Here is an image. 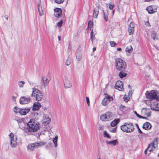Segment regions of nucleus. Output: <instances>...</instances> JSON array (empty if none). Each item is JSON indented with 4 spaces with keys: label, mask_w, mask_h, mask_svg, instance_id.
Segmentation results:
<instances>
[{
    "label": "nucleus",
    "mask_w": 159,
    "mask_h": 159,
    "mask_svg": "<svg viewBox=\"0 0 159 159\" xmlns=\"http://www.w3.org/2000/svg\"><path fill=\"white\" fill-rule=\"evenodd\" d=\"M13 99L12 100L14 101H15L16 100V98L15 97L13 96L12 97Z\"/></svg>",
    "instance_id": "obj_58"
},
{
    "label": "nucleus",
    "mask_w": 159,
    "mask_h": 159,
    "mask_svg": "<svg viewBox=\"0 0 159 159\" xmlns=\"http://www.w3.org/2000/svg\"><path fill=\"white\" fill-rule=\"evenodd\" d=\"M30 109L28 108L21 109L20 114L22 115H25L30 111Z\"/></svg>",
    "instance_id": "obj_18"
},
{
    "label": "nucleus",
    "mask_w": 159,
    "mask_h": 159,
    "mask_svg": "<svg viewBox=\"0 0 159 159\" xmlns=\"http://www.w3.org/2000/svg\"><path fill=\"white\" fill-rule=\"evenodd\" d=\"M110 43L111 47H114L116 45V43L114 41H111Z\"/></svg>",
    "instance_id": "obj_37"
},
{
    "label": "nucleus",
    "mask_w": 159,
    "mask_h": 159,
    "mask_svg": "<svg viewBox=\"0 0 159 159\" xmlns=\"http://www.w3.org/2000/svg\"><path fill=\"white\" fill-rule=\"evenodd\" d=\"M43 145H44V144L43 142H40L39 143H35L29 145L27 148L28 150L32 151L36 148H38L40 146Z\"/></svg>",
    "instance_id": "obj_9"
},
{
    "label": "nucleus",
    "mask_w": 159,
    "mask_h": 159,
    "mask_svg": "<svg viewBox=\"0 0 159 159\" xmlns=\"http://www.w3.org/2000/svg\"><path fill=\"white\" fill-rule=\"evenodd\" d=\"M148 148H147L146 150H145L144 151V153H145V154H147V150H148Z\"/></svg>",
    "instance_id": "obj_57"
},
{
    "label": "nucleus",
    "mask_w": 159,
    "mask_h": 159,
    "mask_svg": "<svg viewBox=\"0 0 159 159\" xmlns=\"http://www.w3.org/2000/svg\"><path fill=\"white\" fill-rule=\"evenodd\" d=\"M152 38L153 39L155 40L156 39H157V37L156 34L155 32H153L152 33Z\"/></svg>",
    "instance_id": "obj_33"
},
{
    "label": "nucleus",
    "mask_w": 159,
    "mask_h": 159,
    "mask_svg": "<svg viewBox=\"0 0 159 159\" xmlns=\"http://www.w3.org/2000/svg\"><path fill=\"white\" fill-rule=\"evenodd\" d=\"M134 113H135V115H136V116L138 117L139 118H140V116H141V115H139V114H138L137 112L136 111H135L134 112Z\"/></svg>",
    "instance_id": "obj_51"
},
{
    "label": "nucleus",
    "mask_w": 159,
    "mask_h": 159,
    "mask_svg": "<svg viewBox=\"0 0 159 159\" xmlns=\"http://www.w3.org/2000/svg\"><path fill=\"white\" fill-rule=\"evenodd\" d=\"M110 131H111L112 133H116V128L115 127L113 129L111 130H110Z\"/></svg>",
    "instance_id": "obj_47"
},
{
    "label": "nucleus",
    "mask_w": 159,
    "mask_h": 159,
    "mask_svg": "<svg viewBox=\"0 0 159 159\" xmlns=\"http://www.w3.org/2000/svg\"><path fill=\"white\" fill-rule=\"evenodd\" d=\"M123 82L120 80L117 81L115 84V88L116 89L120 91L123 89Z\"/></svg>",
    "instance_id": "obj_14"
},
{
    "label": "nucleus",
    "mask_w": 159,
    "mask_h": 159,
    "mask_svg": "<svg viewBox=\"0 0 159 159\" xmlns=\"http://www.w3.org/2000/svg\"><path fill=\"white\" fill-rule=\"evenodd\" d=\"M30 97H22L20 99V103L21 104H26L29 103L30 101Z\"/></svg>",
    "instance_id": "obj_11"
},
{
    "label": "nucleus",
    "mask_w": 159,
    "mask_h": 159,
    "mask_svg": "<svg viewBox=\"0 0 159 159\" xmlns=\"http://www.w3.org/2000/svg\"><path fill=\"white\" fill-rule=\"evenodd\" d=\"M54 16L57 18L60 17L62 15V12L61 9L58 8H56L54 10Z\"/></svg>",
    "instance_id": "obj_12"
},
{
    "label": "nucleus",
    "mask_w": 159,
    "mask_h": 159,
    "mask_svg": "<svg viewBox=\"0 0 159 159\" xmlns=\"http://www.w3.org/2000/svg\"><path fill=\"white\" fill-rule=\"evenodd\" d=\"M105 98L102 101V104L103 106L107 105L111 101L113 100V98L107 93L104 94Z\"/></svg>",
    "instance_id": "obj_8"
},
{
    "label": "nucleus",
    "mask_w": 159,
    "mask_h": 159,
    "mask_svg": "<svg viewBox=\"0 0 159 159\" xmlns=\"http://www.w3.org/2000/svg\"><path fill=\"white\" fill-rule=\"evenodd\" d=\"M124 101L125 102H127L128 101H129V99L127 97L124 96Z\"/></svg>",
    "instance_id": "obj_48"
},
{
    "label": "nucleus",
    "mask_w": 159,
    "mask_h": 159,
    "mask_svg": "<svg viewBox=\"0 0 159 159\" xmlns=\"http://www.w3.org/2000/svg\"><path fill=\"white\" fill-rule=\"evenodd\" d=\"M125 50H133V49L132 48L131 46L129 45L126 48Z\"/></svg>",
    "instance_id": "obj_45"
},
{
    "label": "nucleus",
    "mask_w": 159,
    "mask_h": 159,
    "mask_svg": "<svg viewBox=\"0 0 159 159\" xmlns=\"http://www.w3.org/2000/svg\"><path fill=\"white\" fill-rule=\"evenodd\" d=\"M95 38V36L94 35H93L91 37V39L92 41V42L93 41V40Z\"/></svg>",
    "instance_id": "obj_55"
},
{
    "label": "nucleus",
    "mask_w": 159,
    "mask_h": 159,
    "mask_svg": "<svg viewBox=\"0 0 159 159\" xmlns=\"http://www.w3.org/2000/svg\"><path fill=\"white\" fill-rule=\"evenodd\" d=\"M25 84L24 81H20L18 82V85L20 88H22Z\"/></svg>",
    "instance_id": "obj_31"
},
{
    "label": "nucleus",
    "mask_w": 159,
    "mask_h": 159,
    "mask_svg": "<svg viewBox=\"0 0 159 159\" xmlns=\"http://www.w3.org/2000/svg\"><path fill=\"white\" fill-rule=\"evenodd\" d=\"M146 98L151 100L155 99L159 101V93L156 90H152L150 92L147 91L145 93Z\"/></svg>",
    "instance_id": "obj_3"
},
{
    "label": "nucleus",
    "mask_w": 159,
    "mask_h": 159,
    "mask_svg": "<svg viewBox=\"0 0 159 159\" xmlns=\"http://www.w3.org/2000/svg\"><path fill=\"white\" fill-rule=\"evenodd\" d=\"M120 129L122 131L126 133L131 132L134 130V126L131 123H125L124 125L120 126Z\"/></svg>",
    "instance_id": "obj_4"
},
{
    "label": "nucleus",
    "mask_w": 159,
    "mask_h": 159,
    "mask_svg": "<svg viewBox=\"0 0 159 159\" xmlns=\"http://www.w3.org/2000/svg\"><path fill=\"white\" fill-rule=\"evenodd\" d=\"M41 107L40 103L39 102H35L34 103L32 110L33 111L38 110Z\"/></svg>",
    "instance_id": "obj_19"
},
{
    "label": "nucleus",
    "mask_w": 159,
    "mask_h": 159,
    "mask_svg": "<svg viewBox=\"0 0 159 159\" xmlns=\"http://www.w3.org/2000/svg\"><path fill=\"white\" fill-rule=\"evenodd\" d=\"M54 1L57 3L58 4L62 3L64 2V0H54Z\"/></svg>",
    "instance_id": "obj_39"
},
{
    "label": "nucleus",
    "mask_w": 159,
    "mask_h": 159,
    "mask_svg": "<svg viewBox=\"0 0 159 159\" xmlns=\"http://www.w3.org/2000/svg\"><path fill=\"white\" fill-rule=\"evenodd\" d=\"M147 10L148 13L149 14L157 12V9H153V7L151 6H149L147 8Z\"/></svg>",
    "instance_id": "obj_22"
},
{
    "label": "nucleus",
    "mask_w": 159,
    "mask_h": 159,
    "mask_svg": "<svg viewBox=\"0 0 159 159\" xmlns=\"http://www.w3.org/2000/svg\"><path fill=\"white\" fill-rule=\"evenodd\" d=\"M128 88L129 89H130V88H131V86H130V85H129L128 86Z\"/></svg>",
    "instance_id": "obj_61"
},
{
    "label": "nucleus",
    "mask_w": 159,
    "mask_h": 159,
    "mask_svg": "<svg viewBox=\"0 0 159 159\" xmlns=\"http://www.w3.org/2000/svg\"><path fill=\"white\" fill-rule=\"evenodd\" d=\"M93 22L91 20L89 21L88 23V27L91 28V27L93 26Z\"/></svg>",
    "instance_id": "obj_36"
},
{
    "label": "nucleus",
    "mask_w": 159,
    "mask_h": 159,
    "mask_svg": "<svg viewBox=\"0 0 159 159\" xmlns=\"http://www.w3.org/2000/svg\"><path fill=\"white\" fill-rule=\"evenodd\" d=\"M132 50H125L126 54L128 55H129L132 52Z\"/></svg>",
    "instance_id": "obj_49"
},
{
    "label": "nucleus",
    "mask_w": 159,
    "mask_h": 159,
    "mask_svg": "<svg viewBox=\"0 0 159 159\" xmlns=\"http://www.w3.org/2000/svg\"><path fill=\"white\" fill-rule=\"evenodd\" d=\"M112 114L110 112H107L103 114L100 116V120L103 121H107L111 120L112 119Z\"/></svg>",
    "instance_id": "obj_6"
},
{
    "label": "nucleus",
    "mask_w": 159,
    "mask_h": 159,
    "mask_svg": "<svg viewBox=\"0 0 159 159\" xmlns=\"http://www.w3.org/2000/svg\"><path fill=\"white\" fill-rule=\"evenodd\" d=\"M106 143L107 144H109L113 146L116 145V144L118 143L117 139L112 141H106Z\"/></svg>",
    "instance_id": "obj_23"
},
{
    "label": "nucleus",
    "mask_w": 159,
    "mask_h": 159,
    "mask_svg": "<svg viewBox=\"0 0 159 159\" xmlns=\"http://www.w3.org/2000/svg\"><path fill=\"white\" fill-rule=\"evenodd\" d=\"M151 109L153 110L159 111V107H158V105H156L155 107H151Z\"/></svg>",
    "instance_id": "obj_34"
},
{
    "label": "nucleus",
    "mask_w": 159,
    "mask_h": 159,
    "mask_svg": "<svg viewBox=\"0 0 159 159\" xmlns=\"http://www.w3.org/2000/svg\"><path fill=\"white\" fill-rule=\"evenodd\" d=\"M58 38L59 41H60L61 40V39L60 36H58Z\"/></svg>",
    "instance_id": "obj_59"
},
{
    "label": "nucleus",
    "mask_w": 159,
    "mask_h": 159,
    "mask_svg": "<svg viewBox=\"0 0 159 159\" xmlns=\"http://www.w3.org/2000/svg\"><path fill=\"white\" fill-rule=\"evenodd\" d=\"M93 50H96V48L95 47H93Z\"/></svg>",
    "instance_id": "obj_64"
},
{
    "label": "nucleus",
    "mask_w": 159,
    "mask_h": 159,
    "mask_svg": "<svg viewBox=\"0 0 159 159\" xmlns=\"http://www.w3.org/2000/svg\"><path fill=\"white\" fill-rule=\"evenodd\" d=\"M18 123H21L23 122L24 120L23 119H19L16 120Z\"/></svg>",
    "instance_id": "obj_43"
},
{
    "label": "nucleus",
    "mask_w": 159,
    "mask_h": 159,
    "mask_svg": "<svg viewBox=\"0 0 159 159\" xmlns=\"http://www.w3.org/2000/svg\"><path fill=\"white\" fill-rule=\"evenodd\" d=\"M52 143H49L47 144V145L46 146V147L47 148H48L52 146Z\"/></svg>",
    "instance_id": "obj_44"
},
{
    "label": "nucleus",
    "mask_w": 159,
    "mask_h": 159,
    "mask_svg": "<svg viewBox=\"0 0 159 159\" xmlns=\"http://www.w3.org/2000/svg\"><path fill=\"white\" fill-rule=\"evenodd\" d=\"M124 70H120V72L119 74V76L121 78H122L125 77L127 75Z\"/></svg>",
    "instance_id": "obj_25"
},
{
    "label": "nucleus",
    "mask_w": 159,
    "mask_h": 159,
    "mask_svg": "<svg viewBox=\"0 0 159 159\" xmlns=\"http://www.w3.org/2000/svg\"><path fill=\"white\" fill-rule=\"evenodd\" d=\"M86 100L87 104L88 105V106H89V104H90V102H89V98L88 97H86Z\"/></svg>",
    "instance_id": "obj_50"
},
{
    "label": "nucleus",
    "mask_w": 159,
    "mask_h": 159,
    "mask_svg": "<svg viewBox=\"0 0 159 159\" xmlns=\"http://www.w3.org/2000/svg\"><path fill=\"white\" fill-rule=\"evenodd\" d=\"M120 119L119 118L113 120L111 123V125L112 127L115 126L120 122Z\"/></svg>",
    "instance_id": "obj_24"
},
{
    "label": "nucleus",
    "mask_w": 159,
    "mask_h": 159,
    "mask_svg": "<svg viewBox=\"0 0 159 159\" xmlns=\"http://www.w3.org/2000/svg\"><path fill=\"white\" fill-rule=\"evenodd\" d=\"M71 62V59L68 57V58L66 61L65 65L67 66H69Z\"/></svg>",
    "instance_id": "obj_30"
},
{
    "label": "nucleus",
    "mask_w": 159,
    "mask_h": 159,
    "mask_svg": "<svg viewBox=\"0 0 159 159\" xmlns=\"http://www.w3.org/2000/svg\"><path fill=\"white\" fill-rule=\"evenodd\" d=\"M21 109V108H19L17 107H15L14 108V111L16 113H20Z\"/></svg>",
    "instance_id": "obj_32"
},
{
    "label": "nucleus",
    "mask_w": 159,
    "mask_h": 159,
    "mask_svg": "<svg viewBox=\"0 0 159 159\" xmlns=\"http://www.w3.org/2000/svg\"><path fill=\"white\" fill-rule=\"evenodd\" d=\"M114 12H115V10H113L112 11V13L113 14H114Z\"/></svg>",
    "instance_id": "obj_63"
},
{
    "label": "nucleus",
    "mask_w": 159,
    "mask_h": 159,
    "mask_svg": "<svg viewBox=\"0 0 159 159\" xmlns=\"http://www.w3.org/2000/svg\"><path fill=\"white\" fill-rule=\"evenodd\" d=\"M145 24L147 26H150V25L148 21L146 22Z\"/></svg>",
    "instance_id": "obj_54"
},
{
    "label": "nucleus",
    "mask_w": 159,
    "mask_h": 159,
    "mask_svg": "<svg viewBox=\"0 0 159 159\" xmlns=\"http://www.w3.org/2000/svg\"><path fill=\"white\" fill-rule=\"evenodd\" d=\"M58 136L57 135H56L55 138L53 139L52 142L54 144V147L56 148L57 146V142L58 140Z\"/></svg>",
    "instance_id": "obj_26"
},
{
    "label": "nucleus",
    "mask_w": 159,
    "mask_h": 159,
    "mask_svg": "<svg viewBox=\"0 0 159 159\" xmlns=\"http://www.w3.org/2000/svg\"><path fill=\"white\" fill-rule=\"evenodd\" d=\"M120 108L122 109H123V110L126 107L125 106H124L123 105H120Z\"/></svg>",
    "instance_id": "obj_53"
},
{
    "label": "nucleus",
    "mask_w": 159,
    "mask_h": 159,
    "mask_svg": "<svg viewBox=\"0 0 159 159\" xmlns=\"http://www.w3.org/2000/svg\"><path fill=\"white\" fill-rule=\"evenodd\" d=\"M50 80L48 79L46 77H43L41 79V83L45 87L48 85Z\"/></svg>",
    "instance_id": "obj_17"
},
{
    "label": "nucleus",
    "mask_w": 159,
    "mask_h": 159,
    "mask_svg": "<svg viewBox=\"0 0 159 159\" xmlns=\"http://www.w3.org/2000/svg\"><path fill=\"white\" fill-rule=\"evenodd\" d=\"M109 9L111 10H112L114 7L115 6L114 5H111L110 4H109Z\"/></svg>",
    "instance_id": "obj_42"
},
{
    "label": "nucleus",
    "mask_w": 159,
    "mask_h": 159,
    "mask_svg": "<svg viewBox=\"0 0 159 159\" xmlns=\"http://www.w3.org/2000/svg\"><path fill=\"white\" fill-rule=\"evenodd\" d=\"M116 69L118 71L124 70L126 67L125 61L120 58H117L115 61Z\"/></svg>",
    "instance_id": "obj_2"
},
{
    "label": "nucleus",
    "mask_w": 159,
    "mask_h": 159,
    "mask_svg": "<svg viewBox=\"0 0 159 159\" xmlns=\"http://www.w3.org/2000/svg\"><path fill=\"white\" fill-rule=\"evenodd\" d=\"M139 118H142V119H146L147 120H148V118L146 117H144V116H141Z\"/></svg>",
    "instance_id": "obj_52"
},
{
    "label": "nucleus",
    "mask_w": 159,
    "mask_h": 159,
    "mask_svg": "<svg viewBox=\"0 0 159 159\" xmlns=\"http://www.w3.org/2000/svg\"><path fill=\"white\" fill-rule=\"evenodd\" d=\"M134 27L135 25L134 23L132 22H131L129 26L128 30L129 35H132L134 34Z\"/></svg>",
    "instance_id": "obj_13"
},
{
    "label": "nucleus",
    "mask_w": 159,
    "mask_h": 159,
    "mask_svg": "<svg viewBox=\"0 0 159 159\" xmlns=\"http://www.w3.org/2000/svg\"><path fill=\"white\" fill-rule=\"evenodd\" d=\"M64 87L66 89L70 88L72 86V84L69 80L67 78H65L64 80Z\"/></svg>",
    "instance_id": "obj_15"
},
{
    "label": "nucleus",
    "mask_w": 159,
    "mask_h": 159,
    "mask_svg": "<svg viewBox=\"0 0 159 159\" xmlns=\"http://www.w3.org/2000/svg\"><path fill=\"white\" fill-rule=\"evenodd\" d=\"M103 135L105 137H107L108 138H110V136L108 134L107 132L106 131H105L103 132Z\"/></svg>",
    "instance_id": "obj_35"
},
{
    "label": "nucleus",
    "mask_w": 159,
    "mask_h": 159,
    "mask_svg": "<svg viewBox=\"0 0 159 159\" xmlns=\"http://www.w3.org/2000/svg\"><path fill=\"white\" fill-rule=\"evenodd\" d=\"M151 112L150 108L147 107L143 108L141 110V114L143 116H147V117L151 116Z\"/></svg>",
    "instance_id": "obj_10"
},
{
    "label": "nucleus",
    "mask_w": 159,
    "mask_h": 159,
    "mask_svg": "<svg viewBox=\"0 0 159 159\" xmlns=\"http://www.w3.org/2000/svg\"><path fill=\"white\" fill-rule=\"evenodd\" d=\"M93 30H92L91 32V33H90V36L91 37H92L93 35Z\"/></svg>",
    "instance_id": "obj_56"
},
{
    "label": "nucleus",
    "mask_w": 159,
    "mask_h": 159,
    "mask_svg": "<svg viewBox=\"0 0 159 159\" xmlns=\"http://www.w3.org/2000/svg\"><path fill=\"white\" fill-rule=\"evenodd\" d=\"M76 57L77 60L80 61L82 58V54L80 50H77L75 52Z\"/></svg>",
    "instance_id": "obj_21"
},
{
    "label": "nucleus",
    "mask_w": 159,
    "mask_h": 159,
    "mask_svg": "<svg viewBox=\"0 0 159 159\" xmlns=\"http://www.w3.org/2000/svg\"><path fill=\"white\" fill-rule=\"evenodd\" d=\"M50 121L51 119L50 118L48 117L43 121V123L45 126H46L48 124Z\"/></svg>",
    "instance_id": "obj_27"
},
{
    "label": "nucleus",
    "mask_w": 159,
    "mask_h": 159,
    "mask_svg": "<svg viewBox=\"0 0 159 159\" xmlns=\"http://www.w3.org/2000/svg\"><path fill=\"white\" fill-rule=\"evenodd\" d=\"M99 6L98 5L95 8H94L93 13V16L95 18H97V16L99 13Z\"/></svg>",
    "instance_id": "obj_16"
},
{
    "label": "nucleus",
    "mask_w": 159,
    "mask_h": 159,
    "mask_svg": "<svg viewBox=\"0 0 159 159\" xmlns=\"http://www.w3.org/2000/svg\"><path fill=\"white\" fill-rule=\"evenodd\" d=\"M116 50H121V48H117V49H116Z\"/></svg>",
    "instance_id": "obj_62"
},
{
    "label": "nucleus",
    "mask_w": 159,
    "mask_h": 159,
    "mask_svg": "<svg viewBox=\"0 0 159 159\" xmlns=\"http://www.w3.org/2000/svg\"><path fill=\"white\" fill-rule=\"evenodd\" d=\"M63 21L62 20H61L59 22H58L57 24V26L59 27H60L63 23Z\"/></svg>",
    "instance_id": "obj_38"
},
{
    "label": "nucleus",
    "mask_w": 159,
    "mask_h": 159,
    "mask_svg": "<svg viewBox=\"0 0 159 159\" xmlns=\"http://www.w3.org/2000/svg\"><path fill=\"white\" fill-rule=\"evenodd\" d=\"M136 125L137 126V128H138V132L140 133V134H143V132L142 131L140 130V128H139V126L137 124H136Z\"/></svg>",
    "instance_id": "obj_40"
},
{
    "label": "nucleus",
    "mask_w": 159,
    "mask_h": 159,
    "mask_svg": "<svg viewBox=\"0 0 159 159\" xmlns=\"http://www.w3.org/2000/svg\"><path fill=\"white\" fill-rule=\"evenodd\" d=\"M158 140V138H156L155 139L153 143H154V144L155 143L157 144Z\"/></svg>",
    "instance_id": "obj_46"
},
{
    "label": "nucleus",
    "mask_w": 159,
    "mask_h": 159,
    "mask_svg": "<svg viewBox=\"0 0 159 159\" xmlns=\"http://www.w3.org/2000/svg\"><path fill=\"white\" fill-rule=\"evenodd\" d=\"M31 96L35 97L36 100L37 101H41L43 97L42 93L41 91L35 88L33 89Z\"/></svg>",
    "instance_id": "obj_5"
},
{
    "label": "nucleus",
    "mask_w": 159,
    "mask_h": 159,
    "mask_svg": "<svg viewBox=\"0 0 159 159\" xmlns=\"http://www.w3.org/2000/svg\"><path fill=\"white\" fill-rule=\"evenodd\" d=\"M28 127H24V131L26 133L30 132H34L39 129V124L33 119H30L27 123Z\"/></svg>",
    "instance_id": "obj_1"
},
{
    "label": "nucleus",
    "mask_w": 159,
    "mask_h": 159,
    "mask_svg": "<svg viewBox=\"0 0 159 159\" xmlns=\"http://www.w3.org/2000/svg\"><path fill=\"white\" fill-rule=\"evenodd\" d=\"M38 9L39 12V14L40 16H42L43 15V11L41 7H40L39 5H38Z\"/></svg>",
    "instance_id": "obj_28"
},
{
    "label": "nucleus",
    "mask_w": 159,
    "mask_h": 159,
    "mask_svg": "<svg viewBox=\"0 0 159 159\" xmlns=\"http://www.w3.org/2000/svg\"><path fill=\"white\" fill-rule=\"evenodd\" d=\"M152 146V147H154V148H155V146H154V143H150L148 145V146L147 148H148V149L150 147V146Z\"/></svg>",
    "instance_id": "obj_41"
},
{
    "label": "nucleus",
    "mask_w": 159,
    "mask_h": 159,
    "mask_svg": "<svg viewBox=\"0 0 159 159\" xmlns=\"http://www.w3.org/2000/svg\"><path fill=\"white\" fill-rule=\"evenodd\" d=\"M151 125L148 122H146L144 123L143 126V128L146 130H149L151 127Z\"/></svg>",
    "instance_id": "obj_20"
},
{
    "label": "nucleus",
    "mask_w": 159,
    "mask_h": 159,
    "mask_svg": "<svg viewBox=\"0 0 159 159\" xmlns=\"http://www.w3.org/2000/svg\"><path fill=\"white\" fill-rule=\"evenodd\" d=\"M102 11L103 13V18L106 21H107L108 19L107 14H106L104 10H102Z\"/></svg>",
    "instance_id": "obj_29"
},
{
    "label": "nucleus",
    "mask_w": 159,
    "mask_h": 159,
    "mask_svg": "<svg viewBox=\"0 0 159 159\" xmlns=\"http://www.w3.org/2000/svg\"><path fill=\"white\" fill-rule=\"evenodd\" d=\"M5 17L6 18V20H7L8 19V17L7 16H5Z\"/></svg>",
    "instance_id": "obj_60"
},
{
    "label": "nucleus",
    "mask_w": 159,
    "mask_h": 159,
    "mask_svg": "<svg viewBox=\"0 0 159 159\" xmlns=\"http://www.w3.org/2000/svg\"><path fill=\"white\" fill-rule=\"evenodd\" d=\"M9 136L11 138L10 144L11 147L13 148H16L17 144L16 142V137H15L12 133H11Z\"/></svg>",
    "instance_id": "obj_7"
}]
</instances>
